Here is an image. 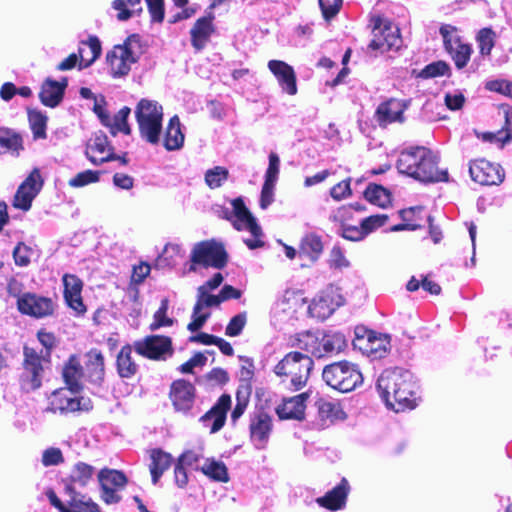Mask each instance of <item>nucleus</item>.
<instances>
[{
	"label": "nucleus",
	"instance_id": "f257e3e1",
	"mask_svg": "<svg viewBox=\"0 0 512 512\" xmlns=\"http://www.w3.org/2000/svg\"><path fill=\"white\" fill-rule=\"evenodd\" d=\"M377 388L386 406L395 412L412 410L419 404V385L408 370L383 371L377 380Z\"/></svg>",
	"mask_w": 512,
	"mask_h": 512
},
{
	"label": "nucleus",
	"instance_id": "f03ea898",
	"mask_svg": "<svg viewBox=\"0 0 512 512\" xmlns=\"http://www.w3.org/2000/svg\"><path fill=\"white\" fill-rule=\"evenodd\" d=\"M438 157L425 147L404 150L397 160V169L401 174L410 176L423 183L448 180V172L437 167Z\"/></svg>",
	"mask_w": 512,
	"mask_h": 512
},
{
	"label": "nucleus",
	"instance_id": "7ed1b4c3",
	"mask_svg": "<svg viewBox=\"0 0 512 512\" xmlns=\"http://www.w3.org/2000/svg\"><path fill=\"white\" fill-rule=\"evenodd\" d=\"M314 362L308 355L300 352L286 354L275 366L274 373L289 389H302L310 376Z\"/></svg>",
	"mask_w": 512,
	"mask_h": 512
},
{
	"label": "nucleus",
	"instance_id": "20e7f679",
	"mask_svg": "<svg viewBox=\"0 0 512 512\" xmlns=\"http://www.w3.org/2000/svg\"><path fill=\"white\" fill-rule=\"evenodd\" d=\"M221 216L228 220L236 230L247 231L251 234L253 239L245 240L246 245L250 249L257 248L261 245V227L257 224L256 219L246 207L242 197L230 200L229 207L222 208Z\"/></svg>",
	"mask_w": 512,
	"mask_h": 512
},
{
	"label": "nucleus",
	"instance_id": "39448f33",
	"mask_svg": "<svg viewBox=\"0 0 512 512\" xmlns=\"http://www.w3.org/2000/svg\"><path fill=\"white\" fill-rule=\"evenodd\" d=\"M135 117L141 138L150 144H158L162 132V106L157 101L141 99L135 108Z\"/></svg>",
	"mask_w": 512,
	"mask_h": 512
},
{
	"label": "nucleus",
	"instance_id": "423d86ee",
	"mask_svg": "<svg viewBox=\"0 0 512 512\" xmlns=\"http://www.w3.org/2000/svg\"><path fill=\"white\" fill-rule=\"evenodd\" d=\"M297 346L311 355L321 358L342 352L347 346V340L340 332H305L299 334Z\"/></svg>",
	"mask_w": 512,
	"mask_h": 512
},
{
	"label": "nucleus",
	"instance_id": "0eeeda50",
	"mask_svg": "<svg viewBox=\"0 0 512 512\" xmlns=\"http://www.w3.org/2000/svg\"><path fill=\"white\" fill-rule=\"evenodd\" d=\"M322 377L327 385L343 393L353 391L363 383L358 365L349 361H339L325 366Z\"/></svg>",
	"mask_w": 512,
	"mask_h": 512
},
{
	"label": "nucleus",
	"instance_id": "6e6552de",
	"mask_svg": "<svg viewBox=\"0 0 512 512\" xmlns=\"http://www.w3.org/2000/svg\"><path fill=\"white\" fill-rule=\"evenodd\" d=\"M23 372L21 374V388L26 392L41 387L45 365L48 364V353L40 355L34 348H24Z\"/></svg>",
	"mask_w": 512,
	"mask_h": 512
},
{
	"label": "nucleus",
	"instance_id": "1a4fd4ad",
	"mask_svg": "<svg viewBox=\"0 0 512 512\" xmlns=\"http://www.w3.org/2000/svg\"><path fill=\"white\" fill-rule=\"evenodd\" d=\"M78 391L70 387L54 390L47 398L45 411L53 414H68L89 409V401L78 396Z\"/></svg>",
	"mask_w": 512,
	"mask_h": 512
},
{
	"label": "nucleus",
	"instance_id": "9d476101",
	"mask_svg": "<svg viewBox=\"0 0 512 512\" xmlns=\"http://www.w3.org/2000/svg\"><path fill=\"white\" fill-rule=\"evenodd\" d=\"M191 262L190 270L193 271L196 265L221 269L227 263V254L221 243L215 240L202 241L194 245Z\"/></svg>",
	"mask_w": 512,
	"mask_h": 512
},
{
	"label": "nucleus",
	"instance_id": "9b49d317",
	"mask_svg": "<svg viewBox=\"0 0 512 512\" xmlns=\"http://www.w3.org/2000/svg\"><path fill=\"white\" fill-rule=\"evenodd\" d=\"M137 47L138 41L135 36H132L124 44L114 46L107 54V62L113 77H121L129 73L132 64L138 58L135 51Z\"/></svg>",
	"mask_w": 512,
	"mask_h": 512
},
{
	"label": "nucleus",
	"instance_id": "f8f14e48",
	"mask_svg": "<svg viewBox=\"0 0 512 512\" xmlns=\"http://www.w3.org/2000/svg\"><path fill=\"white\" fill-rule=\"evenodd\" d=\"M306 299L303 293L287 289L275 301L271 308V321L275 326L288 322L295 317L296 312L304 306Z\"/></svg>",
	"mask_w": 512,
	"mask_h": 512
},
{
	"label": "nucleus",
	"instance_id": "ddd939ff",
	"mask_svg": "<svg viewBox=\"0 0 512 512\" xmlns=\"http://www.w3.org/2000/svg\"><path fill=\"white\" fill-rule=\"evenodd\" d=\"M344 304V297L338 287L330 285L322 290L309 304L308 312L311 317L327 319Z\"/></svg>",
	"mask_w": 512,
	"mask_h": 512
},
{
	"label": "nucleus",
	"instance_id": "4468645a",
	"mask_svg": "<svg viewBox=\"0 0 512 512\" xmlns=\"http://www.w3.org/2000/svg\"><path fill=\"white\" fill-rule=\"evenodd\" d=\"M134 349L139 355L152 360H166L173 354L171 339L160 335L147 336L134 342Z\"/></svg>",
	"mask_w": 512,
	"mask_h": 512
},
{
	"label": "nucleus",
	"instance_id": "2eb2a0df",
	"mask_svg": "<svg viewBox=\"0 0 512 512\" xmlns=\"http://www.w3.org/2000/svg\"><path fill=\"white\" fill-rule=\"evenodd\" d=\"M353 346L372 359H381L389 351L390 339L387 335L373 331H365L362 335L357 332Z\"/></svg>",
	"mask_w": 512,
	"mask_h": 512
},
{
	"label": "nucleus",
	"instance_id": "dca6fc26",
	"mask_svg": "<svg viewBox=\"0 0 512 512\" xmlns=\"http://www.w3.org/2000/svg\"><path fill=\"white\" fill-rule=\"evenodd\" d=\"M43 183L40 170L34 168L18 187L13 199V206L22 211H28L33 200L41 191Z\"/></svg>",
	"mask_w": 512,
	"mask_h": 512
},
{
	"label": "nucleus",
	"instance_id": "f3484780",
	"mask_svg": "<svg viewBox=\"0 0 512 512\" xmlns=\"http://www.w3.org/2000/svg\"><path fill=\"white\" fill-rule=\"evenodd\" d=\"M272 430V418L267 413L258 411L250 416V440L256 449L263 450L267 447Z\"/></svg>",
	"mask_w": 512,
	"mask_h": 512
},
{
	"label": "nucleus",
	"instance_id": "a211bd4d",
	"mask_svg": "<svg viewBox=\"0 0 512 512\" xmlns=\"http://www.w3.org/2000/svg\"><path fill=\"white\" fill-rule=\"evenodd\" d=\"M102 490V500L107 504H114L120 501L118 490L122 489L127 479L125 475L117 470L102 469L98 474Z\"/></svg>",
	"mask_w": 512,
	"mask_h": 512
},
{
	"label": "nucleus",
	"instance_id": "6ab92c4d",
	"mask_svg": "<svg viewBox=\"0 0 512 512\" xmlns=\"http://www.w3.org/2000/svg\"><path fill=\"white\" fill-rule=\"evenodd\" d=\"M469 173L472 180L481 185H498L504 179L501 166L484 159L473 161L470 164Z\"/></svg>",
	"mask_w": 512,
	"mask_h": 512
},
{
	"label": "nucleus",
	"instance_id": "aec40b11",
	"mask_svg": "<svg viewBox=\"0 0 512 512\" xmlns=\"http://www.w3.org/2000/svg\"><path fill=\"white\" fill-rule=\"evenodd\" d=\"M17 307L22 314L35 318H42L53 312L52 300L34 293L20 295L17 299Z\"/></svg>",
	"mask_w": 512,
	"mask_h": 512
},
{
	"label": "nucleus",
	"instance_id": "412c9836",
	"mask_svg": "<svg viewBox=\"0 0 512 512\" xmlns=\"http://www.w3.org/2000/svg\"><path fill=\"white\" fill-rule=\"evenodd\" d=\"M406 109L407 104L404 101L391 98L378 105L374 118L381 127H386L392 123H403Z\"/></svg>",
	"mask_w": 512,
	"mask_h": 512
},
{
	"label": "nucleus",
	"instance_id": "4be33fe9",
	"mask_svg": "<svg viewBox=\"0 0 512 512\" xmlns=\"http://www.w3.org/2000/svg\"><path fill=\"white\" fill-rule=\"evenodd\" d=\"M209 292L210 291H205V293H200L198 291V298L193 309L192 320L187 326L188 330L191 332L201 329L210 317L209 308L218 306L221 303L219 295H212Z\"/></svg>",
	"mask_w": 512,
	"mask_h": 512
},
{
	"label": "nucleus",
	"instance_id": "5701e85b",
	"mask_svg": "<svg viewBox=\"0 0 512 512\" xmlns=\"http://www.w3.org/2000/svg\"><path fill=\"white\" fill-rule=\"evenodd\" d=\"M373 33L374 38L370 44L373 49L386 52L390 50H398L402 45L399 28L391 23L385 24L383 27H375Z\"/></svg>",
	"mask_w": 512,
	"mask_h": 512
},
{
	"label": "nucleus",
	"instance_id": "b1692460",
	"mask_svg": "<svg viewBox=\"0 0 512 512\" xmlns=\"http://www.w3.org/2000/svg\"><path fill=\"white\" fill-rule=\"evenodd\" d=\"M268 69L276 78L282 92L291 96L297 94V78L292 66L281 60H270Z\"/></svg>",
	"mask_w": 512,
	"mask_h": 512
},
{
	"label": "nucleus",
	"instance_id": "393cba45",
	"mask_svg": "<svg viewBox=\"0 0 512 512\" xmlns=\"http://www.w3.org/2000/svg\"><path fill=\"white\" fill-rule=\"evenodd\" d=\"M62 281L65 302L77 315L84 314L86 312V306L82 299V280L74 274H65Z\"/></svg>",
	"mask_w": 512,
	"mask_h": 512
},
{
	"label": "nucleus",
	"instance_id": "a878e982",
	"mask_svg": "<svg viewBox=\"0 0 512 512\" xmlns=\"http://www.w3.org/2000/svg\"><path fill=\"white\" fill-rule=\"evenodd\" d=\"M85 154L93 165H101L115 159L113 148L110 146L107 136L103 133L95 134L88 141Z\"/></svg>",
	"mask_w": 512,
	"mask_h": 512
},
{
	"label": "nucleus",
	"instance_id": "bb28decb",
	"mask_svg": "<svg viewBox=\"0 0 512 512\" xmlns=\"http://www.w3.org/2000/svg\"><path fill=\"white\" fill-rule=\"evenodd\" d=\"M231 406V397L222 395L217 403L200 418L204 427L209 428L210 433L218 432L225 423L227 411Z\"/></svg>",
	"mask_w": 512,
	"mask_h": 512
},
{
	"label": "nucleus",
	"instance_id": "cd10ccee",
	"mask_svg": "<svg viewBox=\"0 0 512 512\" xmlns=\"http://www.w3.org/2000/svg\"><path fill=\"white\" fill-rule=\"evenodd\" d=\"M350 484L346 478L341 481L324 496L318 497L316 503L327 510L338 511L346 506L347 497L350 493Z\"/></svg>",
	"mask_w": 512,
	"mask_h": 512
},
{
	"label": "nucleus",
	"instance_id": "c85d7f7f",
	"mask_svg": "<svg viewBox=\"0 0 512 512\" xmlns=\"http://www.w3.org/2000/svg\"><path fill=\"white\" fill-rule=\"evenodd\" d=\"M170 397L175 409L186 413L194 404L195 388L190 382L177 380L172 384Z\"/></svg>",
	"mask_w": 512,
	"mask_h": 512
},
{
	"label": "nucleus",
	"instance_id": "c756f323",
	"mask_svg": "<svg viewBox=\"0 0 512 512\" xmlns=\"http://www.w3.org/2000/svg\"><path fill=\"white\" fill-rule=\"evenodd\" d=\"M67 85L66 78H63L61 81H55L50 78L46 79L39 93L41 103L50 108L57 107L63 99Z\"/></svg>",
	"mask_w": 512,
	"mask_h": 512
},
{
	"label": "nucleus",
	"instance_id": "7c9ffc66",
	"mask_svg": "<svg viewBox=\"0 0 512 512\" xmlns=\"http://www.w3.org/2000/svg\"><path fill=\"white\" fill-rule=\"evenodd\" d=\"M308 395L301 393L288 399H284L283 402L276 408V413L280 419H295L302 420L305 414L306 400Z\"/></svg>",
	"mask_w": 512,
	"mask_h": 512
},
{
	"label": "nucleus",
	"instance_id": "2f4dec72",
	"mask_svg": "<svg viewBox=\"0 0 512 512\" xmlns=\"http://www.w3.org/2000/svg\"><path fill=\"white\" fill-rule=\"evenodd\" d=\"M214 33V26L212 18L202 17L198 19L190 30L191 44L196 51L203 50L212 34Z\"/></svg>",
	"mask_w": 512,
	"mask_h": 512
},
{
	"label": "nucleus",
	"instance_id": "473e14b6",
	"mask_svg": "<svg viewBox=\"0 0 512 512\" xmlns=\"http://www.w3.org/2000/svg\"><path fill=\"white\" fill-rule=\"evenodd\" d=\"M69 495L65 512H97V504L91 498L75 491L72 485L66 486Z\"/></svg>",
	"mask_w": 512,
	"mask_h": 512
},
{
	"label": "nucleus",
	"instance_id": "72a5a7b5",
	"mask_svg": "<svg viewBox=\"0 0 512 512\" xmlns=\"http://www.w3.org/2000/svg\"><path fill=\"white\" fill-rule=\"evenodd\" d=\"M172 457L170 454L160 450L153 449L150 452L149 470L153 484H157L163 473L171 466Z\"/></svg>",
	"mask_w": 512,
	"mask_h": 512
},
{
	"label": "nucleus",
	"instance_id": "f704fd0d",
	"mask_svg": "<svg viewBox=\"0 0 512 512\" xmlns=\"http://www.w3.org/2000/svg\"><path fill=\"white\" fill-rule=\"evenodd\" d=\"M184 134L181 130V123L178 116H173L168 123L164 137V147L168 151H175L182 148Z\"/></svg>",
	"mask_w": 512,
	"mask_h": 512
},
{
	"label": "nucleus",
	"instance_id": "c9c22d12",
	"mask_svg": "<svg viewBox=\"0 0 512 512\" xmlns=\"http://www.w3.org/2000/svg\"><path fill=\"white\" fill-rule=\"evenodd\" d=\"M117 371L122 378H131L138 371V365L132 358V347L130 345L123 346L116 359Z\"/></svg>",
	"mask_w": 512,
	"mask_h": 512
},
{
	"label": "nucleus",
	"instance_id": "e433bc0d",
	"mask_svg": "<svg viewBox=\"0 0 512 512\" xmlns=\"http://www.w3.org/2000/svg\"><path fill=\"white\" fill-rule=\"evenodd\" d=\"M62 375L67 387L76 390H79L81 388L83 369L79 359L76 356H71L65 363Z\"/></svg>",
	"mask_w": 512,
	"mask_h": 512
},
{
	"label": "nucleus",
	"instance_id": "4c0bfd02",
	"mask_svg": "<svg viewBox=\"0 0 512 512\" xmlns=\"http://www.w3.org/2000/svg\"><path fill=\"white\" fill-rule=\"evenodd\" d=\"M24 149L22 137L11 130H0V154L19 156Z\"/></svg>",
	"mask_w": 512,
	"mask_h": 512
},
{
	"label": "nucleus",
	"instance_id": "58836bf2",
	"mask_svg": "<svg viewBox=\"0 0 512 512\" xmlns=\"http://www.w3.org/2000/svg\"><path fill=\"white\" fill-rule=\"evenodd\" d=\"M200 470L210 479L218 482H228L229 475L226 465L214 458L203 459Z\"/></svg>",
	"mask_w": 512,
	"mask_h": 512
},
{
	"label": "nucleus",
	"instance_id": "ea45409f",
	"mask_svg": "<svg viewBox=\"0 0 512 512\" xmlns=\"http://www.w3.org/2000/svg\"><path fill=\"white\" fill-rule=\"evenodd\" d=\"M101 54V43L95 36L89 37L79 48L80 69L90 66Z\"/></svg>",
	"mask_w": 512,
	"mask_h": 512
},
{
	"label": "nucleus",
	"instance_id": "a19ab883",
	"mask_svg": "<svg viewBox=\"0 0 512 512\" xmlns=\"http://www.w3.org/2000/svg\"><path fill=\"white\" fill-rule=\"evenodd\" d=\"M318 414L322 420L334 422L346 417L341 404L334 400H320L318 402Z\"/></svg>",
	"mask_w": 512,
	"mask_h": 512
},
{
	"label": "nucleus",
	"instance_id": "79ce46f5",
	"mask_svg": "<svg viewBox=\"0 0 512 512\" xmlns=\"http://www.w3.org/2000/svg\"><path fill=\"white\" fill-rule=\"evenodd\" d=\"M112 8L117 11L119 21H127L142 11L141 0H114Z\"/></svg>",
	"mask_w": 512,
	"mask_h": 512
},
{
	"label": "nucleus",
	"instance_id": "37998d69",
	"mask_svg": "<svg viewBox=\"0 0 512 512\" xmlns=\"http://www.w3.org/2000/svg\"><path fill=\"white\" fill-rule=\"evenodd\" d=\"M322 250L323 245L320 237L315 234H308L301 241L299 256H306L311 261H315L322 253Z\"/></svg>",
	"mask_w": 512,
	"mask_h": 512
},
{
	"label": "nucleus",
	"instance_id": "c03bdc74",
	"mask_svg": "<svg viewBox=\"0 0 512 512\" xmlns=\"http://www.w3.org/2000/svg\"><path fill=\"white\" fill-rule=\"evenodd\" d=\"M130 112V108L123 107L113 117L108 116V123H103V125L108 127L113 135H116L117 133H124L128 135L131 132L127 123Z\"/></svg>",
	"mask_w": 512,
	"mask_h": 512
},
{
	"label": "nucleus",
	"instance_id": "a18cd8bd",
	"mask_svg": "<svg viewBox=\"0 0 512 512\" xmlns=\"http://www.w3.org/2000/svg\"><path fill=\"white\" fill-rule=\"evenodd\" d=\"M364 197L370 203L381 208H386L391 204L390 192L377 184H370L364 192Z\"/></svg>",
	"mask_w": 512,
	"mask_h": 512
},
{
	"label": "nucleus",
	"instance_id": "49530a36",
	"mask_svg": "<svg viewBox=\"0 0 512 512\" xmlns=\"http://www.w3.org/2000/svg\"><path fill=\"white\" fill-rule=\"evenodd\" d=\"M94 475V468L84 462L76 463L70 473V484L75 488V485L85 487Z\"/></svg>",
	"mask_w": 512,
	"mask_h": 512
},
{
	"label": "nucleus",
	"instance_id": "de8ad7c7",
	"mask_svg": "<svg viewBox=\"0 0 512 512\" xmlns=\"http://www.w3.org/2000/svg\"><path fill=\"white\" fill-rule=\"evenodd\" d=\"M29 125L35 139H45L48 117L39 110L28 112Z\"/></svg>",
	"mask_w": 512,
	"mask_h": 512
},
{
	"label": "nucleus",
	"instance_id": "09e8293b",
	"mask_svg": "<svg viewBox=\"0 0 512 512\" xmlns=\"http://www.w3.org/2000/svg\"><path fill=\"white\" fill-rule=\"evenodd\" d=\"M229 178V171L224 166H214L206 170L204 174L205 184L210 189H218L222 187Z\"/></svg>",
	"mask_w": 512,
	"mask_h": 512
},
{
	"label": "nucleus",
	"instance_id": "8fccbe9b",
	"mask_svg": "<svg viewBox=\"0 0 512 512\" xmlns=\"http://www.w3.org/2000/svg\"><path fill=\"white\" fill-rule=\"evenodd\" d=\"M446 51L458 69H463L468 64L473 52L471 45L463 41Z\"/></svg>",
	"mask_w": 512,
	"mask_h": 512
},
{
	"label": "nucleus",
	"instance_id": "3c124183",
	"mask_svg": "<svg viewBox=\"0 0 512 512\" xmlns=\"http://www.w3.org/2000/svg\"><path fill=\"white\" fill-rule=\"evenodd\" d=\"M185 249L181 244L169 243L164 247L162 255L158 259V265L165 263L167 266H174L178 259H183Z\"/></svg>",
	"mask_w": 512,
	"mask_h": 512
},
{
	"label": "nucleus",
	"instance_id": "603ef678",
	"mask_svg": "<svg viewBox=\"0 0 512 512\" xmlns=\"http://www.w3.org/2000/svg\"><path fill=\"white\" fill-rule=\"evenodd\" d=\"M168 308V299H162L159 309L153 315V322L149 327L151 331L158 330L162 327H170L174 324V319L167 314Z\"/></svg>",
	"mask_w": 512,
	"mask_h": 512
},
{
	"label": "nucleus",
	"instance_id": "864d4df0",
	"mask_svg": "<svg viewBox=\"0 0 512 512\" xmlns=\"http://www.w3.org/2000/svg\"><path fill=\"white\" fill-rule=\"evenodd\" d=\"M496 33L491 28H483L481 29L477 36L476 40L479 47V52L483 56L490 55L494 45H495Z\"/></svg>",
	"mask_w": 512,
	"mask_h": 512
},
{
	"label": "nucleus",
	"instance_id": "5fc2aeb1",
	"mask_svg": "<svg viewBox=\"0 0 512 512\" xmlns=\"http://www.w3.org/2000/svg\"><path fill=\"white\" fill-rule=\"evenodd\" d=\"M440 35L442 36L445 50L452 49L456 44L463 41L459 29L450 24H444L440 27Z\"/></svg>",
	"mask_w": 512,
	"mask_h": 512
},
{
	"label": "nucleus",
	"instance_id": "6e6d98bb",
	"mask_svg": "<svg viewBox=\"0 0 512 512\" xmlns=\"http://www.w3.org/2000/svg\"><path fill=\"white\" fill-rule=\"evenodd\" d=\"M100 179V172L94 170H85L69 179L68 184L73 188H81L89 184L97 183Z\"/></svg>",
	"mask_w": 512,
	"mask_h": 512
},
{
	"label": "nucleus",
	"instance_id": "4d7b16f0",
	"mask_svg": "<svg viewBox=\"0 0 512 512\" xmlns=\"http://www.w3.org/2000/svg\"><path fill=\"white\" fill-rule=\"evenodd\" d=\"M449 71V66L444 61H437L425 66L417 75L419 78L429 79L444 76Z\"/></svg>",
	"mask_w": 512,
	"mask_h": 512
},
{
	"label": "nucleus",
	"instance_id": "13d9d810",
	"mask_svg": "<svg viewBox=\"0 0 512 512\" xmlns=\"http://www.w3.org/2000/svg\"><path fill=\"white\" fill-rule=\"evenodd\" d=\"M87 367L93 372L96 379H100L104 371V357L101 352L92 350L87 354Z\"/></svg>",
	"mask_w": 512,
	"mask_h": 512
},
{
	"label": "nucleus",
	"instance_id": "bf43d9fd",
	"mask_svg": "<svg viewBox=\"0 0 512 512\" xmlns=\"http://www.w3.org/2000/svg\"><path fill=\"white\" fill-rule=\"evenodd\" d=\"M353 218V206L343 205L333 210L329 216V219L339 224L341 227L348 225V222Z\"/></svg>",
	"mask_w": 512,
	"mask_h": 512
},
{
	"label": "nucleus",
	"instance_id": "052dcab7",
	"mask_svg": "<svg viewBox=\"0 0 512 512\" xmlns=\"http://www.w3.org/2000/svg\"><path fill=\"white\" fill-rule=\"evenodd\" d=\"M388 219L389 217L386 214H376L364 218L361 221V225L363 227V230L365 231L366 236L374 232L378 228L383 227L387 223Z\"/></svg>",
	"mask_w": 512,
	"mask_h": 512
},
{
	"label": "nucleus",
	"instance_id": "680f3d73",
	"mask_svg": "<svg viewBox=\"0 0 512 512\" xmlns=\"http://www.w3.org/2000/svg\"><path fill=\"white\" fill-rule=\"evenodd\" d=\"M280 172V159L278 155L274 152L269 154V164L268 168L265 172V183L275 184L278 181Z\"/></svg>",
	"mask_w": 512,
	"mask_h": 512
},
{
	"label": "nucleus",
	"instance_id": "e2e57ef3",
	"mask_svg": "<svg viewBox=\"0 0 512 512\" xmlns=\"http://www.w3.org/2000/svg\"><path fill=\"white\" fill-rule=\"evenodd\" d=\"M485 88L491 92H496L512 98V82L506 79H494L485 83Z\"/></svg>",
	"mask_w": 512,
	"mask_h": 512
},
{
	"label": "nucleus",
	"instance_id": "0e129e2a",
	"mask_svg": "<svg viewBox=\"0 0 512 512\" xmlns=\"http://www.w3.org/2000/svg\"><path fill=\"white\" fill-rule=\"evenodd\" d=\"M247 322V315L246 313H239L235 315L231 320L229 321L225 334L229 337H235L241 334L243 328L245 327Z\"/></svg>",
	"mask_w": 512,
	"mask_h": 512
},
{
	"label": "nucleus",
	"instance_id": "69168bd1",
	"mask_svg": "<svg viewBox=\"0 0 512 512\" xmlns=\"http://www.w3.org/2000/svg\"><path fill=\"white\" fill-rule=\"evenodd\" d=\"M202 460V454L200 451H186L184 452L177 463L185 466L186 468L200 469Z\"/></svg>",
	"mask_w": 512,
	"mask_h": 512
},
{
	"label": "nucleus",
	"instance_id": "338daca9",
	"mask_svg": "<svg viewBox=\"0 0 512 512\" xmlns=\"http://www.w3.org/2000/svg\"><path fill=\"white\" fill-rule=\"evenodd\" d=\"M42 464L45 467L56 466L64 462L62 451L56 447H50L42 453Z\"/></svg>",
	"mask_w": 512,
	"mask_h": 512
},
{
	"label": "nucleus",
	"instance_id": "774afa93",
	"mask_svg": "<svg viewBox=\"0 0 512 512\" xmlns=\"http://www.w3.org/2000/svg\"><path fill=\"white\" fill-rule=\"evenodd\" d=\"M465 101L466 98L460 90L447 92L444 97L446 107L452 111L460 110L463 107Z\"/></svg>",
	"mask_w": 512,
	"mask_h": 512
}]
</instances>
